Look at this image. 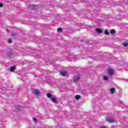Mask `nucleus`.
Listing matches in <instances>:
<instances>
[{
  "mask_svg": "<svg viewBox=\"0 0 128 128\" xmlns=\"http://www.w3.org/2000/svg\"><path fill=\"white\" fill-rule=\"evenodd\" d=\"M4 6V4L2 3H0V8H2Z\"/></svg>",
  "mask_w": 128,
  "mask_h": 128,
  "instance_id": "22",
  "label": "nucleus"
},
{
  "mask_svg": "<svg viewBox=\"0 0 128 128\" xmlns=\"http://www.w3.org/2000/svg\"><path fill=\"white\" fill-rule=\"evenodd\" d=\"M80 80V75H78L74 79V80L75 82H78Z\"/></svg>",
  "mask_w": 128,
  "mask_h": 128,
  "instance_id": "4",
  "label": "nucleus"
},
{
  "mask_svg": "<svg viewBox=\"0 0 128 128\" xmlns=\"http://www.w3.org/2000/svg\"><path fill=\"white\" fill-rule=\"evenodd\" d=\"M110 92L111 94H114L115 92H116V89L114 88H111L110 90Z\"/></svg>",
  "mask_w": 128,
  "mask_h": 128,
  "instance_id": "10",
  "label": "nucleus"
},
{
  "mask_svg": "<svg viewBox=\"0 0 128 128\" xmlns=\"http://www.w3.org/2000/svg\"><path fill=\"white\" fill-rule=\"evenodd\" d=\"M28 128H32V127H30V126H28Z\"/></svg>",
  "mask_w": 128,
  "mask_h": 128,
  "instance_id": "25",
  "label": "nucleus"
},
{
  "mask_svg": "<svg viewBox=\"0 0 128 128\" xmlns=\"http://www.w3.org/2000/svg\"><path fill=\"white\" fill-rule=\"evenodd\" d=\"M68 73L66 72V71H61L60 72V74L61 76H66Z\"/></svg>",
  "mask_w": 128,
  "mask_h": 128,
  "instance_id": "6",
  "label": "nucleus"
},
{
  "mask_svg": "<svg viewBox=\"0 0 128 128\" xmlns=\"http://www.w3.org/2000/svg\"><path fill=\"white\" fill-rule=\"evenodd\" d=\"M96 31L97 32H98V34H102V30L100 28H96Z\"/></svg>",
  "mask_w": 128,
  "mask_h": 128,
  "instance_id": "7",
  "label": "nucleus"
},
{
  "mask_svg": "<svg viewBox=\"0 0 128 128\" xmlns=\"http://www.w3.org/2000/svg\"><path fill=\"white\" fill-rule=\"evenodd\" d=\"M12 36H16V35H14V34H13Z\"/></svg>",
  "mask_w": 128,
  "mask_h": 128,
  "instance_id": "27",
  "label": "nucleus"
},
{
  "mask_svg": "<svg viewBox=\"0 0 128 128\" xmlns=\"http://www.w3.org/2000/svg\"><path fill=\"white\" fill-rule=\"evenodd\" d=\"M28 8H30V10H36V7L34 5H28Z\"/></svg>",
  "mask_w": 128,
  "mask_h": 128,
  "instance_id": "8",
  "label": "nucleus"
},
{
  "mask_svg": "<svg viewBox=\"0 0 128 128\" xmlns=\"http://www.w3.org/2000/svg\"><path fill=\"white\" fill-rule=\"evenodd\" d=\"M80 98H82V96L80 95H76L75 96V98H76V100H80Z\"/></svg>",
  "mask_w": 128,
  "mask_h": 128,
  "instance_id": "13",
  "label": "nucleus"
},
{
  "mask_svg": "<svg viewBox=\"0 0 128 128\" xmlns=\"http://www.w3.org/2000/svg\"><path fill=\"white\" fill-rule=\"evenodd\" d=\"M106 120L110 122V124H112L114 122V118L112 117H108L106 118Z\"/></svg>",
  "mask_w": 128,
  "mask_h": 128,
  "instance_id": "1",
  "label": "nucleus"
},
{
  "mask_svg": "<svg viewBox=\"0 0 128 128\" xmlns=\"http://www.w3.org/2000/svg\"><path fill=\"white\" fill-rule=\"evenodd\" d=\"M16 108V110H20V105H16L15 106Z\"/></svg>",
  "mask_w": 128,
  "mask_h": 128,
  "instance_id": "17",
  "label": "nucleus"
},
{
  "mask_svg": "<svg viewBox=\"0 0 128 128\" xmlns=\"http://www.w3.org/2000/svg\"><path fill=\"white\" fill-rule=\"evenodd\" d=\"M7 32H10V30L8 29H6Z\"/></svg>",
  "mask_w": 128,
  "mask_h": 128,
  "instance_id": "24",
  "label": "nucleus"
},
{
  "mask_svg": "<svg viewBox=\"0 0 128 128\" xmlns=\"http://www.w3.org/2000/svg\"><path fill=\"white\" fill-rule=\"evenodd\" d=\"M104 34H106V36H110V32L108 30H104Z\"/></svg>",
  "mask_w": 128,
  "mask_h": 128,
  "instance_id": "12",
  "label": "nucleus"
},
{
  "mask_svg": "<svg viewBox=\"0 0 128 128\" xmlns=\"http://www.w3.org/2000/svg\"><path fill=\"white\" fill-rule=\"evenodd\" d=\"M106 126H100V128H106Z\"/></svg>",
  "mask_w": 128,
  "mask_h": 128,
  "instance_id": "23",
  "label": "nucleus"
},
{
  "mask_svg": "<svg viewBox=\"0 0 128 128\" xmlns=\"http://www.w3.org/2000/svg\"><path fill=\"white\" fill-rule=\"evenodd\" d=\"M33 94H34L35 96H40V92L38 89H34L33 90Z\"/></svg>",
  "mask_w": 128,
  "mask_h": 128,
  "instance_id": "2",
  "label": "nucleus"
},
{
  "mask_svg": "<svg viewBox=\"0 0 128 128\" xmlns=\"http://www.w3.org/2000/svg\"><path fill=\"white\" fill-rule=\"evenodd\" d=\"M122 44L123 46H125V48H126V46H128V44L126 42H124Z\"/></svg>",
  "mask_w": 128,
  "mask_h": 128,
  "instance_id": "19",
  "label": "nucleus"
},
{
  "mask_svg": "<svg viewBox=\"0 0 128 128\" xmlns=\"http://www.w3.org/2000/svg\"><path fill=\"white\" fill-rule=\"evenodd\" d=\"M16 66H13L12 67H10L9 70L10 72H14V70H16Z\"/></svg>",
  "mask_w": 128,
  "mask_h": 128,
  "instance_id": "5",
  "label": "nucleus"
},
{
  "mask_svg": "<svg viewBox=\"0 0 128 128\" xmlns=\"http://www.w3.org/2000/svg\"><path fill=\"white\" fill-rule=\"evenodd\" d=\"M46 96L49 98H52V95L50 93H48L46 94Z\"/></svg>",
  "mask_w": 128,
  "mask_h": 128,
  "instance_id": "14",
  "label": "nucleus"
},
{
  "mask_svg": "<svg viewBox=\"0 0 128 128\" xmlns=\"http://www.w3.org/2000/svg\"><path fill=\"white\" fill-rule=\"evenodd\" d=\"M110 76H114V70L110 68H108L107 70Z\"/></svg>",
  "mask_w": 128,
  "mask_h": 128,
  "instance_id": "3",
  "label": "nucleus"
},
{
  "mask_svg": "<svg viewBox=\"0 0 128 128\" xmlns=\"http://www.w3.org/2000/svg\"><path fill=\"white\" fill-rule=\"evenodd\" d=\"M110 34H116V30L112 29L110 30Z\"/></svg>",
  "mask_w": 128,
  "mask_h": 128,
  "instance_id": "11",
  "label": "nucleus"
},
{
  "mask_svg": "<svg viewBox=\"0 0 128 128\" xmlns=\"http://www.w3.org/2000/svg\"><path fill=\"white\" fill-rule=\"evenodd\" d=\"M126 82H128V79H126Z\"/></svg>",
  "mask_w": 128,
  "mask_h": 128,
  "instance_id": "26",
  "label": "nucleus"
},
{
  "mask_svg": "<svg viewBox=\"0 0 128 128\" xmlns=\"http://www.w3.org/2000/svg\"><path fill=\"white\" fill-rule=\"evenodd\" d=\"M12 39L8 40V44H12Z\"/></svg>",
  "mask_w": 128,
  "mask_h": 128,
  "instance_id": "20",
  "label": "nucleus"
},
{
  "mask_svg": "<svg viewBox=\"0 0 128 128\" xmlns=\"http://www.w3.org/2000/svg\"><path fill=\"white\" fill-rule=\"evenodd\" d=\"M121 104H122V102H120Z\"/></svg>",
  "mask_w": 128,
  "mask_h": 128,
  "instance_id": "29",
  "label": "nucleus"
},
{
  "mask_svg": "<svg viewBox=\"0 0 128 128\" xmlns=\"http://www.w3.org/2000/svg\"><path fill=\"white\" fill-rule=\"evenodd\" d=\"M51 100L52 102H54V104H56V102H58V100H56V99L54 98H52Z\"/></svg>",
  "mask_w": 128,
  "mask_h": 128,
  "instance_id": "9",
  "label": "nucleus"
},
{
  "mask_svg": "<svg viewBox=\"0 0 128 128\" xmlns=\"http://www.w3.org/2000/svg\"><path fill=\"white\" fill-rule=\"evenodd\" d=\"M7 58H12V53L8 52L6 54Z\"/></svg>",
  "mask_w": 128,
  "mask_h": 128,
  "instance_id": "15",
  "label": "nucleus"
},
{
  "mask_svg": "<svg viewBox=\"0 0 128 128\" xmlns=\"http://www.w3.org/2000/svg\"><path fill=\"white\" fill-rule=\"evenodd\" d=\"M81 42H84V40H81Z\"/></svg>",
  "mask_w": 128,
  "mask_h": 128,
  "instance_id": "28",
  "label": "nucleus"
},
{
  "mask_svg": "<svg viewBox=\"0 0 128 128\" xmlns=\"http://www.w3.org/2000/svg\"><path fill=\"white\" fill-rule=\"evenodd\" d=\"M103 79L104 80H108V77L107 76H104Z\"/></svg>",
  "mask_w": 128,
  "mask_h": 128,
  "instance_id": "18",
  "label": "nucleus"
},
{
  "mask_svg": "<svg viewBox=\"0 0 128 128\" xmlns=\"http://www.w3.org/2000/svg\"><path fill=\"white\" fill-rule=\"evenodd\" d=\"M57 32H62V28H58Z\"/></svg>",
  "mask_w": 128,
  "mask_h": 128,
  "instance_id": "16",
  "label": "nucleus"
},
{
  "mask_svg": "<svg viewBox=\"0 0 128 128\" xmlns=\"http://www.w3.org/2000/svg\"><path fill=\"white\" fill-rule=\"evenodd\" d=\"M34 122H38V120H36V118H32Z\"/></svg>",
  "mask_w": 128,
  "mask_h": 128,
  "instance_id": "21",
  "label": "nucleus"
}]
</instances>
